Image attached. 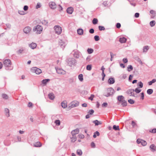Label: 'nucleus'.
Instances as JSON below:
<instances>
[{"instance_id": "13", "label": "nucleus", "mask_w": 156, "mask_h": 156, "mask_svg": "<svg viewBox=\"0 0 156 156\" xmlns=\"http://www.w3.org/2000/svg\"><path fill=\"white\" fill-rule=\"evenodd\" d=\"M56 70L58 74L63 75L65 74V71L62 69L57 68L56 69Z\"/></svg>"}, {"instance_id": "20", "label": "nucleus", "mask_w": 156, "mask_h": 156, "mask_svg": "<svg viewBox=\"0 0 156 156\" xmlns=\"http://www.w3.org/2000/svg\"><path fill=\"white\" fill-rule=\"evenodd\" d=\"M150 148L151 151L153 152L155 151L156 150V147L153 144H152L150 145Z\"/></svg>"}, {"instance_id": "47", "label": "nucleus", "mask_w": 156, "mask_h": 156, "mask_svg": "<svg viewBox=\"0 0 156 156\" xmlns=\"http://www.w3.org/2000/svg\"><path fill=\"white\" fill-rule=\"evenodd\" d=\"M99 29L100 30H104L105 28L103 26H99L98 27Z\"/></svg>"}, {"instance_id": "51", "label": "nucleus", "mask_w": 156, "mask_h": 156, "mask_svg": "<svg viewBox=\"0 0 156 156\" xmlns=\"http://www.w3.org/2000/svg\"><path fill=\"white\" fill-rule=\"evenodd\" d=\"M19 13L20 14L22 15H23L25 14V12L23 11H19Z\"/></svg>"}, {"instance_id": "52", "label": "nucleus", "mask_w": 156, "mask_h": 156, "mask_svg": "<svg viewBox=\"0 0 156 156\" xmlns=\"http://www.w3.org/2000/svg\"><path fill=\"white\" fill-rule=\"evenodd\" d=\"M78 136H79V137L81 139H83V138H84V135L81 134H80Z\"/></svg>"}, {"instance_id": "9", "label": "nucleus", "mask_w": 156, "mask_h": 156, "mask_svg": "<svg viewBox=\"0 0 156 156\" xmlns=\"http://www.w3.org/2000/svg\"><path fill=\"white\" fill-rule=\"evenodd\" d=\"M79 105V102L77 101H73L72 102L71 104V105L69 107V108H70V109L71 108H73L76 107L78 106Z\"/></svg>"}, {"instance_id": "10", "label": "nucleus", "mask_w": 156, "mask_h": 156, "mask_svg": "<svg viewBox=\"0 0 156 156\" xmlns=\"http://www.w3.org/2000/svg\"><path fill=\"white\" fill-rule=\"evenodd\" d=\"M134 90L133 89H131L128 90L127 91L126 93L129 94L130 96H132L135 97L134 95Z\"/></svg>"}, {"instance_id": "3", "label": "nucleus", "mask_w": 156, "mask_h": 156, "mask_svg": "<svg viewBox=\"0 0 156 156\" xmlns=\"http://www.w3.org/2000/svg\"><path fill=\"white\" fill-rule=\"evenodd\" d=\"M117 100L121 103L123 107L127 105V101L125 100L124 97L122 95H119L117 97Z\"/></svg>"}, {"instance_id": "42", "label": "nucleus", "mask_w": 156, "mask_h": 156, "mask_svg": "<svg viewBox=\"0 0 156 156\" xmlns=\"http://www.w3.org/2000/svg\"><path fill=\"white\" fill-rule=\"evenodd\" d=\"M141 144L143 146H145L147 144V143L144 140H142Z\"/></svg>"}, {"instance_id": "59", "label": "nucleus", "mask_w": 156, "mask_h": 156, "mask_svg": "<svg viewBox=\"0 0 156 156\" xmlns=\"http://www.w3.org/2000/svg\"><path fill=\"white\" fill-rule=\"evenodd\" d=\"M116 27L117 28H119L121 27V24L119 23H117Z\"/></svg>"}, {"instance_id": "26", "label": "nucleus", "mask_w": 156, "mask_h": 156, "mask_svg": "<svg viewBox=\"0 0 156 156\" xmlns=\"http://www.w3.org/2000/svg\"><path fill=\"white\" fill-rule=\"evenodd\" d=\"M61 105L62 107L64 108H66L67 106L66 102V101H63L61 103Z\"/></svg>"}, {"instance_id": "44", "label": "nucleus", "mask_w": 156, "mask_h": 156, "mask_svg": "<svg viewBox=\"0 0 156 156\" xmlns=\"http://www.w3.org/2000/svg\"><path fill=\"white\" fill-rule=\"evenodd\" d=\"M128 102L131 104H133L134 103V101L132 99H129L128 100Z\"/></svg>"}, {"instance_id": "32", "label": "nucleus", "mask_w": 156, "mask_h": 156, "mask_svg": "<svg viewBox=\"0 0 156 156\" xmlns=\"http://www.w3.org/2000/svg\"><path fill=\"white\" fill-rule=\"evenodd\" d=\"M76 153L77 154L80 156L82 154V152L80 149L77 150Z\"/></svg>"}, {"instance_id": "8", "label": "nucleus", "mask_w": 156, "mask_h": 156, "mask_svg": "<svg viewBox=\"0 0 156 156\" xmlns=\"http://www.w3.org/2000/svg\"><path fill=\"white\" fill-rule=\"evenodd\" d=\"M56 34H59L62 32V28L59 26H55L54 27Z\"/></svg>"}, {"instance_id": "35", "label": "nucleus", "mask_w": 156, "mask_h": 156, "mask_svg": "<svg viewBox=\"0 0 156 156\" xmlns=\"http://www.w3.org/2000/svg\"><path fill=\"white\" fill-rule=\"evenodd\" d=\"M2 97L3 99H8V95L5 94H2Z\"/></svg>"}, {"instance_id": "5", "label": "nucleus", "mask_w": 156, "mask_h": 156, "mask_svg": "<svg viewBox=\"0 0 156 156\" xmlns=\"http://www.w3.org/2000/svg\"><path fill=\"white\" fill-rule=\"evenodd\" d=\"M43 30V28L42 26L37 25L34 27L33 28V31L36 32L37 34H40L41 33Z\"/></svg>"}, {"instance_id": "36", "label": "nucleus", "mask_w": 156, "mask_h": 156, "mask_svg": "<svg viewBox=\"0 0 156 156\" xmlns=\"http://www.w3.org/2000/svg\"><path fill=\"white\" fill-rule=\"evenodd\" d=\"M133 69V67L132 65H129L128 67L127 70L129 72H130Z\"/></svg>"}, {"instance_id": "39", "label": "nucleus", "mask_w": 156, "mask_h": 156, "mask_svg": "<svg viewBox=\"0 0 156 156\" xmlns=\"http://www.w3.org/2000/svg\"><path fill=\"white\" fill-rule=\"evenodd\" d=\"M71 141L72 142H74L76 140V137L75 136H73V137L71 138Z\"/></svg>"}, {"instance_id": "21", "label": "nucleus", "mask_w": 156, "mask_h": 156, "mask_svg": "<svg viewBox=\"0 0 156 156\" xmlns=\"http://www.w3.org/2000/svg\"><path fill=\"white\" fill-rule=\"evenodd\" d=\"M29 46L32 49H34L37 47V44L34 43H32L31 44L29 45Z\"/></svg>"}, {"instance_id": "60", "label": "nucleus", "mask_w": 156, "mask_h": 156, "mask_svg": "<svg viewBox=\"0 0 156 156\" xmlns=\"http://www.w3.org/2000/svg\"><path fill=\"white\" fill-rule=\"evenodd\" d=\"M141 98L142 100H143L144 98V94L143 92H142L141 93Z\"/></svg>"}, {"instance_id": "56", "label": "nucleus", "mask_w": 156, "mask_h": 156, "mask_svg": "<svg viewBox=\"0 0 156 156\" xmlns=\"http://www.w3.org/2000/svg\"><path fill=\"white\" fill-rule=\"evenodd\" d=\"M142 140L141 139H138L137 140V143L138 144H140L141 143V142H142Z\"/></svg>"}, {"instance_id": "57", "label": "nucleus", "mask_w": 156, "mask_h": 156, "mask_svg": "<svg viewBox=\"0 0 156 156\" xmlns=\"http://www.w3.org/2000/svg\"><path fill=\"white\" fill-rule=\"evenodd\" d=\"M28 9V7L27 5H25L23 8V9L25 11H27Z\"/></svg>"}, {"instance_id": "11", "label": "nucleus", "mask_w": 156, "mask_h": 156, "mask_svg": "<svg viewBox=\"0 0 156 156\" xmlns=\"http://www.w3.org/2000/svg\"><path fill=\"white\" fill-rule=\"evenodd\" d=\"M50 7L52 9H54L56 8V5L55 3L53 2H51L49 3Z\"/></svg>"}, {"instance_id": "40", "label": "nucleus", "mask_w": 156, "mask_h": 156, "mask_svg": "<svg viewBox=\"0 0 156 156\" xmlns=\"http://www.w3.org/2000/svg\"><path fill=\"white\" fill-rule=\"evenodd\" d=\"M92 69L91 65H88L87 66L86 69L87 70L90 71Z\"/></svg>"}, {"instance_id": "27", "label": "nucleus", "mask_w": 156, "mask_h": 156, "mask_svg": "<svg viewBox=\"0 0 156 156\" xmlns=\"http://www.w3.org/2000/svg\"><path fill=\"white\" fill-rule=\"evenodd\" d=\"M77 33L80 35H82L83 34V30L82 29H79L77 30Z\"/></svg>"}, {"instance_id": "19", "label": "nucleus", "mask_w": 156, "mask_h": 156, "mask_svg": "<svg viewBox=\"0 0 156 156\" xmlns=\"http://www.w3.org/2000/svg\"><path fill=\"white\" fill-rule=\"evenodd\" d=\"M66 11L68 14H71L73 11V9L72 7H69L67 8Z\"/></svg>"}, {"instance_id": "54", "label": "nucleus", "mask_w": 156, "mask_h": 156, "mask_svg": "<svg viewBox=\"0 0 156 156\" xmlns=\"http://www.w3.org/2000/svg\"><path fill=\"white\" fill-rule=\"evenodd\" d=\"M94 97V95L93 94H91L90 97L89 98V99L91 101L93 100V98Z\"/></svg>"}, {"instance_id": "4", "label": "nucleus", "mask_w": 156, "mask_h": 156, "mask_svg": "<svg viewBox=\"0 0 156 156\" xmlns=\"http://www.w3.org/2000/svg\"><path fill=\"white\" fill-rule=\"evenodd\" d=\"M115 93L114 89L112 88H108L107 89L106 92L104 94V96L106 97H109L113 95Z\"/></svg>"}, {"instance_id": "41", "label": "nucleus", "mask_w": 156, "mask_h": 156, "mask_svg": "<svg viewBox=\"0 0 156 156\" xmlns=\"http://www.w3.org/2000/svg\"><path fill=\"white\" fill-rule=\"evenodd\" d=\"M141 90L139 89L138 88H136L134 90V91H135L136 93H139L140 92Z\"/></svg>"}, {"instance_id": "63", "label": "nucleus", "mask_w": 156, "mask_h": 156, "mask_svg": "<svg viewBox=\"0 0 156 156\" xmlns=\"http://www.w3.org/2000/svg\"><path fill=\"white\" fill-rule=\"evenodd\" d=\"M89 32L91 34H93L94 32V30L93 29H91L89 30Z\"/></svg>"}, {"instance_id": "6", "label": "nucleus", "mask_w": 156, "mask_h": 156, "mask_svg": "<svg viewBox=\"0 0 156 156\" xmlns=\"http://www.w3.org/2000/svg\"><path fill=\"white\" fill-rule=\"evenodd\" d=\"M59 45L62 48H64L67 43L66 40H60L58 41Z\"/></svg>"}, {"instance_id": "1", "label": "nucleus", "mask_w": 156, "mask_h": 156, "mask_svg": "<svg viewBox=\"0 0 156 156\" xmlns=\"http://www.w3.org/2000/svg\"><path fill=\"white\" fill-rule=\"evenodd\" d=\"M4 66L5 67V69L7 70H12L13 68L11 66V62L10 60L9 59L5 60L3 62Z\"/></svg>"}, {"instance_id": "22", "label": "nucleus", "mask_w": 156, "mask_h": 156, "mask_svg": "<svg viewBox=\"0 0 156 156\" xmlns=\"http://www.w3.org/2000/svg\"><path fill=\"white\" fill-rule=\"evenodd\" d=\"M149 48L148 46H145L143 47V52L144 53H146Z\"/></svg>"}, {"instance_id": "29", "label": "nucleus", "mask_w": 156, "mask_h": 156, "mask_svg": "<svg viewBox=\"0 0 156 156\" xmlns=\"http://www.w3.org/2000/svg\"><path fill=\"white\" fill-rule=\"evenodd\" d=\"M156 81L155 79H153L151 81H150L148 82V84L149 85H151L153 83H154Z\"/></svg>"}, {"instance_id": "37", "label": "nucleus", "mask_w": 156, "mask_h": 156, "mask_svg": "<svg viewBox=\"0 0 156 156\" xmlns=\"http://www.w3.org/2000/svg\"><path fill=\"white\" fill-rule=\"evenodd\" d=\"M55 123L56 125L58 126H59L60 124V121L59 120H56L55 122Z\"/></svg>"}, {"instance_id": "24", "label": "nucleus", "mask_w": 156, "mask_h": 156, "mask_svg": "<svg viewBox=\"0 0 156 156\" xmlns=\"http://www.w3.org/2000/svg\"><path fill=\"white\" fill-rule=\"evenodd\" d=\"M50 81V80L48 79H44L42 81V83L43 84H46L47 83Z\"/></svg>"}, {"instance_id": "43", "label": "nucleus", "mask_w": 156, "mask_h": 156, "mask_svg": "<svg viewBox=\"0 0 156 156\" xmlns=\"http://www.w3.org/2000/svg\"><path fill=\"white\" fill-rule=\"evenodd\" d=\"M143 83L141 81L139 82L138 83V86L141 88L143 87Z\"/></svg>"}, {"instance_id": "34", "label": "nucleus", "mask_w": 156, "mask_h": 156, "mask_svg": "<svg viewBox=\"0 0 156 156\" xmlns=\"http://www.w3.org/2000/svg\"><path fill=\"white\" fill-rule=\"evenodd\" d=\"M113 129L115 130H119V126H116L115 125H113Z\"/></svg>"}, {"instance_id": "18", "label": "nucleus", "mask_w": 156, "mask_h": 156, "mask_svg": "<svg viewBox=\"0 0 156 156\" xmlns=\"http://www.w3.org/2000/svg\"><path fill=\"white\" fill-rule=\"evenodd\" d=\"M4 111L6 116L7 117H9L10 116L9 110L8 108H5L4 109Z\"/></svg>"}, {"instance_id": "33", "label": "nucleus", "mask_w": 156, "mask_h": 156, "mask_svg": "<svg viewBox=\"0 0 156 156\" xmlns=\"http://www.w3.org/2000/svg\"><path fill=\"white\" fill-rule=\"evenodd\" d=\"M153 92V90L152 89H148L147 90V93L148 94H151Z\"/></svg>"}, {"instance_id": "45", "label": "nucleus", "mask_w": 156, "mask_h": 156, "mask_svg": "<svg viewBox=\"0 0 156 156\" xmlns=\"http://www.w3.org/2000/svg\"><path fill=\"white\" fill-rule=\"evenodd\" d=\"M155 21L153 20L150 22V25L151 27H153L155 25Z\"/></svg>"}, {"instance_id": "30", "label": "nucleus", "mask_w": 156, "mask_h": 156, "mask_svg": "<svg viewBox=\"0 0 156 156\" xmlns=\"http://www.w3.org/2000/svg\"><path fill=\"white\" fill-rule=\"evenodd\" d=\"M24 51V49L23 48H21L17 52L18 54H20L22 53Z\"/></svg>"}, {"instance_id": "12", "label": "nucleus", "mask_w": 156, "mask_h": 156, "mask_svg": "<svg viewBox=\"0 0 156 156\" xmlns=\"http://www.w3.org/2000/svg\"><path fill=\"white\" fill-rule=\"evenodd\" d=\"M80 54V53L79 51L76 50L74 51L73 56L75 58H79Z\"/></svg>"}, {"instance_id": "17", "label": "nucleus", "mask_w": 156, "mask_h": 156, "mask_svg": "<svg viewBox=\"0 0 156 156\" xmlns=\"http://www.w3.org/2000/svg\"><path fill=\"white\" fill-rule=\"evenodd\" d=\"M115 82V79L113 78H110L108 80V83L109 84H113Z\"/></svg>"}, {"instance_id": "25", "label": "nucleus", "mask_w": 156, "mask_h": 156, "mask_svg": "<svg viewBox=\"0 0 156 156\" xmlns=\"http://www.w3.org/2000/svg\"><path fill=\"white\" fill-rule=\"evenodd\" d=\"M93 123H94L95 126H98L99 125L101 124V122H100L98 121L97 120H96L93 122Z\"/></svg>"}, {"instance_id": "58", "label": "nucleus", "mask_w": 156, "mask_h": 156, "mask_svg": "<svg viewBox=\"0 0 156 156\" xmlns=\"http://www.w3.org/2000/svg\"><path fill=\"white\" fill-rule=\"evenodd\" d=\"M58 9L59 11H61L62 10L63 8L60 5L58 6Z\"/></svg>"}, {"instance_id": "23", "label": "nucleus", "mask_w": 156, "mask_h": 156, "mask_svg": "<svg viewBox=\"0 0 156 156\" xmlns=\"http://www.w3.org/2000/svg\"><path fill=\"white\" fill-rule=\"evenodd\" d=\"M48 96L49 98L51 100H53L55 98L54 95L52 93H50L49 94Z\"/></svg>"}, {"instance_id": "31", "label": "nucleus", "mask_w": 156, "mask_h": 156, "mask_svg": "<svg viewBox=\"0 0 156 156\" xmlns=\"http://www.w3.org/2000/svg\"><path fill=\"white\" fill-rule=\"evenodd\" d=\"M98 22V20L96 18H94L92 20V23L94 25L97 24Z\"/></svg>"}, {"instance_id": "16", "label": "nucleus", "mask_w": 156, "mask_h": 156, "mask_svg": "<svg viewBox=\"0 0 156 156\" xmlns=\"http://www.w3.org/2000/svg\"><path fill=\"white\" fill-rule=\"evenodd\" d=\"M33 146L35 147H40L42 146L40 142H37L34 143Z\"/></svg>"}, {"instance_id": "64", "label": "nucleus", "mask_w": 156, "mask_h": 156, "mask_svg": "<svg viewBox=\"0 0 156 156\" xmlns=\"http://www.w3.org/2000/svg\"><path fill=\"white\" fill-rule=\"evenodd\" d=\"M139 16V14L138 13H136L135 14V16L136 18L138 17Z\"/></svg>"}, {"instance_id": "28", "label": "nucleus", "mask_w": 156, "mask_h": 156, "mask_svg": "<svg viewBox=\"0 0 156 156\" xmlns=\"http://www.w3.org/2000/svg\"><path fill=\"white\" fill-rule=\"evenodd\" d=\"M78 78L80 81L81 82H82L83 81V76L82 74H81L79 75Z\"/></svg>"}, {"instance_id": "15", "label": "nucleus", "mask_w": 156, "mask_h": 156, "mask_svg": "<svg viewBox=\"0 0 156 156\" xmlns=\"http://www.w3.org/2000/svg\"><path fill=\"white\" fill-rule=\"evenodd\" d=\"M79 132V129L77 128L76 129H75L73 130L71 132V134L73 136H75L76 134H77Z\"/></svg>"}, {"instance_id": "62", "label": "nucleus", "mask_w": 156, "mask_h": 156, "mask_svg": "<svg viewBox=\"0 0 156 156\" xmlns=\"http://www.w3.org/2000/svg\"><path fill=\"white\" fill-rule=\"evenodd\" d=\"M122 61L124 63H126L128 62V60L126 58H124L123 59Z\"/></svg>"}, {"instance_id": "48", "label": "nucleus", "mask_w": 156, "mask_h": 156, "mask_svg": "<svg viewBox=\"0 0 156 156\" xmlns=\"http://www.w3.org/2000/svg\"><path fill=\"white\" fill-rule=\"evenodd\" d=\"M91 60V58L90 56H88L86 58V60L87 62H89Z\"/></svg>"}, {"instance_id": "2", "label": "nucleus", "mask_w": 156, "mask_h": 156, "mask_svg": "<svg viewBox=\"0 0 156 156\" xmlns=\"http://www.w3.org/2000/svg\"><path fill=\"white\" fill-rule=\"evenodd\" d=\"M68 65L70 67L76 65L77 62L76 60L73 58H69L66 60Z\"/></svg>"}, {"instance_id": "53", "label": "nucleus", "mask_w": 156, "mask_h": 156, "mask_svg": "<svg viewBox=\"0 0 156 156\" xmlns=\"http://www.w3.org/2000/svg\"><path fill=\"white\" fill-rule=\"evenodd\" d=\"M91 146L92 147L95 148V145L94 143L92 142L91 144Z\"/></svg>"}, {"instance_id": "38", "label": "nucleus", "mask_w": 156, "mask_h": 156, "mask_svg": "<svg viewBox=\"0 0 156 156\" xmlns=\"http://www.w3.org/2000/svg\"><path fill=\"white\" fill-rule=\"evenodd\" d=\"M87 51L88 54H90L93 52V50L91 48H88L87 50Z\"/></svg>"}, {"instance_id": "61", "label": "nucleus", "mask_w": 156, "mask_h": 156, "mask_svg": "<svg viewBox=\"0 0 156 156\" xmlns=\"http://www.w3.org/2000/svg\"><path fill=\"white\" fill-rule=\"evenodd\" d=\"M41 4L39 3H38L36 6V8L38 9L41 7Z\"/></svg>"}, {"instance_id": "50", "label": "nucleus", "mask_w": 156, "mask_h": 156, "mask_svg": "<svg viewBox=\"0 0 156 156\" xmlns=\"http://www.w3.org/2000/svg\"><path fill=\"white\" fill-rule=\"evenodd\" d=\"M150 132L153 133H156V129H154L151 130H150Z\"/></svg>"}, {"instance_id": "49", "label": "nucleus", "mask_w": 156, "mask_h": 156, "mask_svg": "<svg viewBox=\"0 0 156 156\" xmlns=\"http://www.w3.org/2000/svg\"><path fill=\"white\" fill-rule=\"evenodd\" d=\"M127 40H119V41L121 43H125L126 42Z\"/></svg>"}, {"instance_id": "55", "label": "nucleus", "mask_w": 156, "mask_h": 156, "mask_svg": "<svg viewBox=\"0 0 156 156\" xmlns=\"http://www.w3.org/2000/svg\"><path fill=\"white\" fill-rule=\"evenodd\" d=\"M108 105V104L106 102L102 104V106L103 107H106Z\"/></svg>"}, {"instance_id": "7", "label": "nucleus", "mask_w": 156, "mask_h": 156, "mask_svg": "<svg viewBox=\"0 0 156 156\" xmlns=\"http://www.w3.org/2000/svg\"><path fill=\"white\" fill-rule=\"evenodd\" d=\"M31 70L32 72L35 73L37 74H39L42 72L41 70L40 69L36 67L32 68Z\"/></svg>"}, {"instance_id": "46", "label": "nucleus", "mask_w": 156, "mask_h": 156, "mask_svg": "<svg viewBox=\"0 0 156 156\" xmlns=\"http://www.w3.org/2000/svg\"><path fill=\"white\" fill-rule=\"evenodd\" d=\"M94 112V110L93 109H91L88 112V114H89L90 115H92L93 114Z\"/></svg>"}, {"instance_id": "14", "label": "nucleus", "mask_w": 156, "mask_h": 156, "mask_svg": "<svg viewBox=\"0 0 156 156\" xmlns=\"http://www.w3.org/2000/svg\"><path fill=\"white\" fill-rule=\"evenodd\" d=\"M31 29L29 27H27L23 29L24 32L26 34H28L30 32Z\"/></svg>"}]
</instances>
